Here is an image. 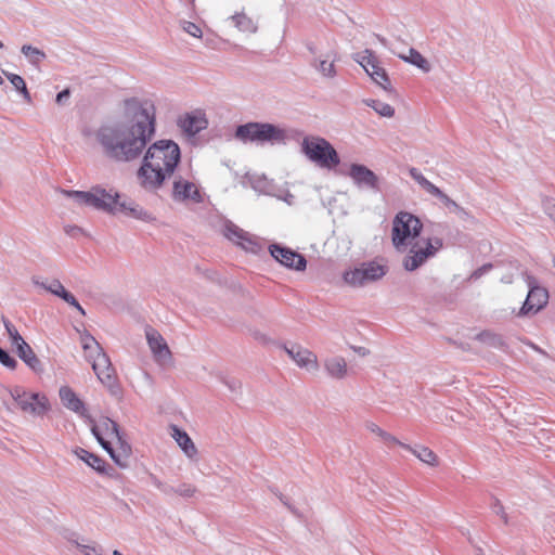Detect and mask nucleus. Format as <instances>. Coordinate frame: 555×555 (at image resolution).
Segmentation results:
<instances>
[{
    "label": "nucleus",
    "mask_w": 555,
    "mask_h": 555,
    "mask_svg": "<svg viewBox=\"0 0 555 555\" xmlns=\"http://www.w3.org/2000/svg\"><path fill=\"white\" fill-rule=\"evenodd\" d=\"M121 124L101 128L96 139L104 154L116 162L137 159L155 134L156 108L152 101L127 99Z\"/></svg>",
    "instance_id": "nucleus-1"
},
{
    "label": "nucleus",
    "mask_w": 555,
    "mask_h": 555,
    "mask_svg": "<svg viewBox=\"0 0 555 555\" xmlns=\"http://www.w3.org/2000/svg\"><path fill=\"white\" fill-rule=\"evenodd\" d=\"M423 223L408 211L398 212L392 220L391 241L400 253H408L403 266L409 271L420 268L442 247L438 237H421Z\"/></svg>",
    "instance_id": "nucleus-2"
},
{
    "label": "nucleus",
    "mask_w": 555,
    "mask_h": 555,
    "mask_svg": "<svg viewBox=\"0 0 555 555\" xmlns=\"http://www.w3.org/2000/svg\"><path fill=\"white\" fill-rule=\"evenodd\" d=\"M181 159L179 145L172 140H158L150 145L137 171L139 184L149 191L159 189L170 178Z\"/></svg>",
    "instance_id": "nucleus-3"
},
{
    "label": "nucleus",
    "mask_w": 555,
    "mask_h": 555,
    "mask_svg": "<svg viewBox=\"0 0 555 555\" xmlns=\"http://www.w3.org/2000/svg\"><path fill=\"white\" fill-rule=\"evenodd\" d=\"M62 194L73 198L74 204L79 207L89 206L107 211H125L139 219H149L150 216L139 205L118 202V194L107 192L101 188H93L89 192L62 190Z\"/></svg>",
    "instance_id": "nucleus-4"
},
{
    "label": "nucleus",
    "mask_w": 555,
    "mask_h": 555,
    "mask_svg": "<svg viewBox=\"0 0 555 555\" xmlns=\"http://www.w3.org/2000/svg\"><path fill=\"white\" fill-rule=\"evenodd\" d=\"M301 150L307 158L320 168L332 170L340 163L338 153L324 138L318 135L305 137L301 142Z\"/></svg>",
    "instance_id": "nucleus-5"
},
{
    "label": "nucleus",
    "mask_w": 555,
    "mask_h": 555,
    "mask_svg": "<svg viewBox=\"0 0 555 555\" xmlns=\"http://www.w3.org/2000/svg\"><path fill=\"white\" fill-rule=\"evenodd\" d=\"M235 135L241 141L266 142L282 139V131L270 124L249 122L237 127Z\"/></svg>",
    "instance_id": "nucleus-6"
},
{
    "label": "nucleus",
    "mask_w": 555,
    "mask_h": 555,
    "mask_svg": "<svg viewBox=\"0 0 555 555\" xmlns=\"http://www.w3.org/2000/svg\"><path fill=\"white\" fill-rule=\"evenodd\" d=\"M11 396L25 413L41 416L50 409L49 400L42 393L27 392L20 387H15L11 390Z\"/></svg>",
    "instance_id": "nucleus-7"
},
{
    "label": "nucleus",
    "mask_w": 555,
    "mask_h": 555,
    "mask_svg": "<svg viewBox=\"0 0 555 555\" xmlns=\"http://www.w3.org/2000/svg\"><path fill=\"white\" fill-rule=\"evenodd\" d=\"M386 274V267L375 261L362 263L360 267L346 271L344 280L350 286H363L382 279Z\"/></svg>",
    "instance_id": "nucleus-8"
},
{
    "label": "nucleus",
    "mask_w": 555,
    "mask_h": 555,
    "mask_svg": "<svg viewBox=\"0 0 555 555\" xmlns=\"http://www.w3.org/2000/svg\"><path fill=\"white\" fill-rule=\"evenodd\" d=\"M356 60L377 85L387 89L389 85L388 76L385 69L379 66V62L372 51L365 50L359 53Z\"/></svg>",
    "instance_id": "nucleus-9"
},
{
    "label": "nucleus",
    "mask_w": 555,
    "mask_h": 555,
    "mask_svg": "<svg viewBox=\"0 0 555 555\" xmlns=\"http://www.w3.org/2000/svg\"><path fill=\"white\" fill-rule=\"evenodd\" d=\"M145 336L155 361L160 365L171 363L172 354L164 337L152 327L146 328Z\"/></svg>",
    "instance_id": "nucleus-10"
},
{
    "label": "nucleus",
    "mask_w": 555,
    "mask_h": 555,
    "mask_svg": "<svg viewBox=\"0 0 555 555\" xmlns=\"http://www.w3.org/2000/svg\"><path fill=\"white\" fill-rule=\"evenodd\" d=\"M271 256L281 264L298 271L305 270L307 261L304 256L287 247L273 244L269 247Z\"/></svg>",
    "instance_id": "nucleus-11"
},
{
    "label": "nucleus",
    "mask_w": 555,
    "mask_h": 555,
    "mask_svg": "<svg viewBox=\"0 0 555 555\" xmlns=\"http://www.w3.org/2000/svg\"><path fill=\"white\" fill-rule=\"evenodd\" d=\"M90 363L98 379L105 387L113 389L117 386V374L106 353L100 354V357H95Z\"/></svg>",
    "instance_id": "nucleus-12"
},
{
    "label": "nucleus",
    "mask_w": 555,
    "mask_h": 555,
    "mask_svg": "<svg viewBox=\"0 0 555 555\" xmlns=\"http://www.w3.org/2000/svg\"><path fill=\"white\" fill-rule=\"evenodd\" d=\"M224 236L247 251L258 253L260 249V245L254 235L233 223L225 225Z\"/></svg>",
    "instance_id": "nucleus-13"
},
{
    "label": "nucleus",
    "mask_w": 555,
    "mask_h": 555,
    "mask_svg": "<svg viewBox=\"0 0 555 555\" xmlns=\"http://www.w3.org/2000/svg\"><path fill=\"white\" fill-rule=\"evenodd\" d=\"M548 301V293L544 287L532 286L522 307L518 311L519 317L535 314L543 309Z\"/></svg>",
    "instance_id": "nucleus-14"
},
{
    "label": "nucleus",
    "mask_w": 555,
    "mask_h": 555,
    "mask_svg": "<svg viewBox=\"0 0 555 555\" xmlns=\"http://www.w3.org/2000/svg\"><path fill=\"white\" fill-rule=\"evenodd\" d=\"M91 429L104 450H108V446L113 444V440H118V426L111 418L101 420L99 424H93Z\"/></svg>",
    "instance_id": "nucleus-15"
},
{
    "label": "nucleus",
    "mask_w": 555,
    "mask_h": 555,
    "mask_svg": "<svg viewBox=\"0 0 555 555\" xmlns=\"http://www.w3.org/2000/svg\"><path fill=\"white\" fill-rule=\"evenodd\" d=\"M178 126L185 134L195 135L207 127V119L203 112L195 111L180 116Z\"/></svg>",
    "instance_id": "nucleus-16"
},
{
    "label": "nucleus",
    "mask_w": 555,
    "mask_h": 555,
    "mask_svg": "<svg viewBox=\"0 0 555 555\" xmlns=\"http://www.w3.org/2000/svg\"><path fill=\"white\" fill-rule=\"evenodd\" d=\"M286 351L298 366L308 371L318 370V358L312 351L301 346H293L291 349H286Z\"/></svg>",
    "instance_id": "nucleus-17"
},
{
    "label": "nucleus",
    "mask_w": 555,
    "mask_h": 555,
    "mask_svg": "<svg viewBox=\"0 0 555 555\" xmlns=\"http://www.w3.org/2000/svg\"><path fill=\"white\" fill-rule=\"evenodd\" d=\"M409 173L412 179L415 180L427 193L439 198L446 206H456V203L453 199L427 180L416 168H411Z\"/></svg>",
    "instance_id": "nucleus-18"
},
{
    "label": "nucleus",
    "mask_w": 555,
    "mask_h": 555,
    "mask_svg": "<svg viewBox=\"0 0 555 555\" xmlns=\"http://www.w3.org/2000/svg\"><path fill=\"white\" fill-rule=\"evenodd\" d=\"M409 173L412 179L415 180L427 193L439 198L446 206H456V203L453 199L427 180L416 168H411Z\"/></svg>",
    "instance_id": "nucleus-19"
},
{
    "label": "nucleus",
    "mask_w": 555,
    "mask_h": 555,
    "mask_svg": "<svg viewBox=\"0 0 555 555\" xmlns=\"http://www.w3.org/2000/svg\"><path fill=\"white\" fill-rule=\"evenodd\" d=\"M409 173L412 179L415 180L427 193L439 198L446 206H456V203L453 199L427 180L416 168H411Z\"/></svg>",
    "instance_id": "nucleus-20"
},
{
    "label": "nucleus",
    "mask_w": 555,
    "mask_h": 555,
    "mask_svg": "<svg viewBox=\"0 0 555 555\" xmlns=\"http://www.w3.org/2000/svg\"><path fill=\"white\" fill-rule=\"evenodd\" d=\"M349 176L359 185H365L371 189L378 188L377 176L363 165L352 164L350 166Z\"/></svg>",
    "instance_id": "nucleus-21"
},
{
    "label": "nucleus",
    "mask_w": 555,
    "mask_h": 555,
    "mask_svg": "<svg viewBox=\"0 0 555 555\" xmlns=\"http://www.w3.org/2000/svg\"><path fill=\"white\" fill-rule=\"evenodd\" d=\"M59 395H60V399H61L63 405L66 409L79 414L80 416H83V417L89 416L88 410L86 409L85 403L75 393V391L70 387H68V386L61 387Z\"/></svg>",
    "instance_id": "nucleus-22"
},
{
    "label": "nucleus",
    "mask_w": 555,
    "mask_h": 555,
    "mask_svg": "<svg viewBox=\"0 0 555 555\" xmlns=\"http://www.w3.org/2000/svg\"><path fill=\"white\" fill-rule=\"evenodd\" d=\"M35 283L43 287L46 291L61 297L68 305L75 307L81 314H85L83 308L79 305L76 298L64 288V286L59 280H53L49 284L39 283L38 281H36Z\"/></svg>",
    "instance_id": "nucleus-23"
},
{
    "label": "nucleus",
    "mask_w": 555,
    "mask_h": 555,
    "mask_svg": "<svg viewBox=\"0 0 555 555\" xmlns=\"http://www.w3.org/2000/svg\"><path fill=\"white\" fill-rule=\"evenodd\" d=\"M106 451L117 465L124 467L126 466V461L131 454V447L119 434L118 440H113V444H109L108 450Z\"/></svg>",
    "instance_id": "nucleus-24"
},
{
    "label": "nucleus",
    "mask_w": 555,
    "mask_h": 555,
    "mask_svg": "<svg viewBox=\"0 0 555 555\" xmlns=\"http://www.w3.org/2000/svg\"><path fill=\"white\" fill-rule=\"evenodd\" d=\"M198 196V190L193 182L182 178H179L173 182V197L176 199H195Z\"/></svg>",
    "instance_id": "nucleus-25"
},
{
    "label": "nucleus",
    "mask_w": 555,
    "mask_h": 555,
    "mask_svg": "<svg viewBox=\"0 0 555 555\" xmlns=\"http://www.w3.org/2000/svg\"><path fill=\"white\" fill-rule=\"evenodd\" d=\"M17 356L20 359L34 372H42V365L40 359L37 357L33 348L26 343L22 341L16 348Z\"/></svg>",
    "instance_id": "nucleus-26"
},
{
    "label": "nucleus",
    "mask_w": 555,
    "mask_h": 555,
    "mask_svg": "<svg viewBox=\"0 0 555 555\" xmlns=\"http://www.w3.org/2000/svg\"><path fill=\"white\" fill-rule=\"evenodd\" d=\"M80 343L85 358L89 362H92L95 357H100V354L105 353L98 340L88 333L80 335Z\"/></svg>",
    "instance_id": "nucleus-27"
},
{
    "label": "nucleus",
    "mask_w": 555,
    "mask_h": 555,
    "mask_svg": "<svg viewBox=\"0 0 555 555\" xmlns=\"http://www.w3.org/2000/svg\"><path fill=\"white\" fill-rule=\"evenodd\" d=\"M402 448L412 452L420 461L429 466L435 467L439 464L437 454L427 447L418 446L416 448H412L408 444H402Z\"/></svg>",
    "instance_id": "nucleus-28"
},
{
    "label": "nucleus",
    "mask_w": 555,
    "mask_h": 555,
    "mask_svg": "<svg viewBox=\"0 0 555 555\" xmlns=\"http://www.w3.org/2000/svg\"><path fill=\"white\" fill-rule=\"evenodd\" d=\"M172 437L179 444V447L183 450V452L189 456L193 457L197 454V449L189 435L185 431L180 430L178 427H172Z\"/></svg>",
    "instance_id": "nucleus-29"
},
{
    "label": "nucleus",
    "mask_w": 555,
    "mask_h": 555,
    "mask_svg": "<svg viewBox=\"0 0 555 555\" xmlns=\"http://www.w3.org/2000/svg\"><path fill=\"white\" fill-rule=\"evenodd\" d=\"M75 453L80 460L96 472L103 473L105 470V462L98 455L90 453L85 449H78Z\"/></svg>",
    "instance_id": "nucleus-30"
},
{
    "label": "nucleus",
    "mask_w": 555,
    "mask_h": 555,
    "mask_svg": "<svg viewBox=\"0 0 555 555\" xmlns=\"http://www.w3.org/2000/svg\"><path fill=\"white\" fill-rule=\"evenodd\" d=\"M327 372L335 378H343L347 374V363L344 358L336 357L325 363Z\"/></svg>",
    "instance_id": "nucleus-31"
},
{
    "label": "nucleus",
    "mask_w": 555,
    "mask_h": 555,
    "mask_svg": "<svg viewBox=\"0 0 555 555\" xmlns=\"http://www.w3.org/2000/svg\"><path fill=\"white\" fill-rule=\"evenodd\" d=\"M476 339H478L491 347H494V348H501L505 345L502 337L491 331H483V332L479 333L476 336Z\"/></svg>",
    "instance_id": "nucleus-32"
},
{
    "label": "nucleus",
    "mask_w": 555,
    "mask_h": 555,
    "mask_svg": "<svg viewBox=\"0 0 555 555\" xmlns=\"http://www.w3.org/2000/svg\"><path fill=\"white\" fill-rule=\"evenodd\" d=\"M232 21L241 31L254 33L256 30L255 23L245 14H236L232 17Z\"/></svg>",
    "instance_id": "nucleus-33"
},
{
    "label": "nucleus",
    "mask_w": 555,
    "mask_h": 555,
    "mask_svg": "<svg viewBox=\"0 0 555 555\" xmlns=\"http://www.w3.org/2000/svg\"><path fill=\"white\" fill-rule=\"evenodd\" d=\"M7 77L10 80V82L13 85V87L23 94V98L27 102H30L31 98L27 90L26 82L23 79V77H21L20 75H16V74H7Z\"/></svg>",
    "instance_id": "nucleus-34"
},
{
    "label": "nucleus",
    "mask_w": 555,
    "mask_h": 555,
    "mask_svg": "<svg viewBox=\"0 0 555 555\" xmlns=\"http://www.w3.org/2000/svg\"><path fill=\"white\" fill-rule=\"evenodd\" d=\"M365 104L374 108L376 113L384 117H392L395 109L391 105L376 100H365Z\"/></svg>",
    "instance_id": "nucleus-35"
},
{
    "label": "nucleus",
    "mask_w": 555,
    "mask_h": 555,
    "mask_svg": "<svg viewBox=\"0 0 555 555\" xmlns=\"http://www.w3.org/2000/svg\"><path fill=\"white\" fill-rule=\"evenodd\" d=\"M405 60L413 65L417 66L424 72H428L430 69L429 63L427 60L416 50L411 49L409 51V56Z\"/></svg>",
    "instance_id": "nucleus-36"
},
{
    "label": "nucleus",
    "mask_w": 555,
    "mask_h": 555,
    "mask_svg": "<svg viewBox=\"0 0 555 555\" xmlns=\"http://www.w3.org/2000/svg\"><path fill=\"white\" fill-rule=\"evenodd\" d=\"M4 327L11 340V344L16 348L22 345V341H25L24 338L18 333L17 328L8 320H3Z\"/></svg>",
    "instance_id": "nucleus-37"
},
{
    "label": "nucleus",
    "mask_w": 555,
    "mask_h": 555,
    "mask_svg": "<svg viewBox=\"0 0 555 555\" xmlns=\"http://www.w3.org/2000/svg\"><path fill=\"white\" fill-rule=\"evenodd\" d=\"M22 53L35 63L40 62L46 56L42 51L29 44H25L22 47Z\"/></svg>",
    "instance_id": "nucleus-38"
},
{
    "label": "nucleus",
    "mask_w": 555,
    "mask_h": 555,
    "mask_svg": "<svg viewBox=\"0 0 555 555\" xmlns=\"http://www.w3.org/2000/svg\"><path fill=\"white\" fill-rule=\"evenodd\" d=\"M319 70L320 73L325 77H333L335 76V65L334 60H323L319 64Z\"/></svg>",
    "instance_id": "nucleus-39"
},
{
    "label": "nucleus",
    "mask_w": 555,
    "mask_h": 555,
    "mask_svg": "<svg viewBox=\"0 0 555 555\" xmlns=\"http://www.w3.org/2000/svg\"><path fill=\"white\" fill-rule=\"evenodd\" d=\"M0 363L10 370H15L17 366V361L12 356H10L9 352L3 350L1 347H0Z\"/></svg>",
    "instance_id": "nucleus-40"
},
{
    "label": "nucleus",
    "mask_w": 555,
    "mask_h": 555,
    "mask_svg": "<svg viewBox=\"0 0 555 555\" xmlns=\"http://www.w3.org/2000/svg\"><path fill=\"white\" fill-rule=\"evenodd\" d=\"M183 29L191 36L195 38H201L203 35V31L199 26L192 22H185L183 25Z\"/></svg>",
    "instance_id": "nucleus-41"
},
{
    "label": "nucleus",
    "mask_w": 555,
    "mask_h": 555,
    "mask_svg": "<svg viewBox=\"0 0 555 555\" xmlns=\"http://www.w3.org/2000/svg\"><path fill=\"white\" fill-rule=\"evenodd\" d=\"M177 492L183 496H193L196 492V489L191 485H183L177 490Z\"/></svg>",
    "instance_id": "nucleus-42"
},
{
    "label": "nucleus",
    "mask_w": 555,
    "mask_h": 555,
    "mask_svg": "<svg viewBox=\"0 0 555 555\" xmlns=\"http://www.w3.org/2000/svg\"><path fill=\"white\" fill-rule=\"evenodd\" d=\"M384 443L389 447V448H392V447H396V446H400L402 447V442H400L395 436H392L391 434H388L387 436H385V440H384Z\"/></svg>",
    "instance_id": "nucleus-43"
},
{
    "label": "nucleus",
    "mask_w": 555,
    "mask_h": 555,
    "mask_svg": "<svg viewBox=\"0 0 555 555\" xmlns=\"http://www.w3.org/2000/svg\"><path fill=\"white\" fill-rule=\"evenodd\" d=\"M82 552L85 555H101V550L96 545H83Z\"/></svg>",
    "instance_id": "nucleus-44"
},
{
    "label": "nucleus",
    "mask_w": 555,
    "mask_h": 555,
    "mask_svg": "<svg viewBox=\"0 0 555 555\" xmlns=\"http://www.w3.org/2000/svg\"><path fill=\"white\" fill-rule=\"evenodd\" d=\"M366 428H367V430H370L372 434H375L376 436H378V435L382 433V430H383V429H382L378 425H376L375 423H369V424L366 425Z\"/></svg>",
    "instance_id": "nucleus-45"
},
{
    "label": "nucleus",
    "mask_w": 555,
    "mask_h": 555,
    "mask_svg": "<svg viewBox=\"0 0 555 555\" xmlns=\"http://www.w3.org/2000/svg\"><path fill=\"white\" fill-rule=\"evenodd\" d=\"M69 96V90L65 89L56 95V102L61 104L65 99Z\"/></svg>",
    "instance_id": "nucleus-46"
},
{
    "label": "nucleus",
    "mask_w": 555,
    "mask_h": 555,
    "mask_svg": "<svg viewBox=\"0 0 555 555\" xmlns=\"http://www.w3.org/2000/svg\"><path fill=\"white\" fill-rule=\"evenodd\" d=\"M389 433L385 431V430H382V433L378 435V437L384 441L385 440V436H387Z\"/></svg>",
    "instance_id": "nucleus-47"
},
{
    "label": "nucleus",
    "mask_w": 555,
    "mask_h": 555,
    "mask_svg": "<svg viewBox=\"0 0 555 555\" xmlns=\"http://www.w3.org/2000/svg\"><path fill=\"white\" fill-rule=\"evenodd\" d=\"M113 555H122V554H121L119 551L115 550V551L113 552Z\"/></svg>",
    "instance_id": "nucleus-48"
},
{
    "label": "nucleus",
    "mask_w": 555,
    "mask_h": 555,
    "mask_svg": "<svg viewBox=\"0 0 555 555\" xmlns=\"http://www.w3.org/2000/svg\"><path fill=\"white\" fill-rule=\"evenodd\" d=\"M2 83H3V79H2V77L0 76V85H2Z\"/></svg>",
    "instance_id": "nucleus-49"
},
{
    "label": "nucleus",
    "mask_w": 555,
    "mask_h": 555,
    "mask_svg": "<svg viewBox=\"0 0 555 555\" xmlns=\"http://www.w3.org/2000/svg\"><path fill=\"white\" fill-rule=\"evenodd\" d=\"M2 47H3V43L0 41V48H2Z\"/></svg>",
    "instance_id": "nucleus-50"
},
{
    "label": "nucleus",
    "mask_w": 555,
    "mask_h": 555,
    "mask_svg": "<svg viewBox=\"0 0 555 555\" xmlns=\"http://www.w3.org/2000/svg\"><path fill=\"white\" fill-rule=\"evenodd\" d=\"M554 267H555V258H554Z\"/></svg>",
    "instance_id": "nucleus-51"
}]
</instances>
